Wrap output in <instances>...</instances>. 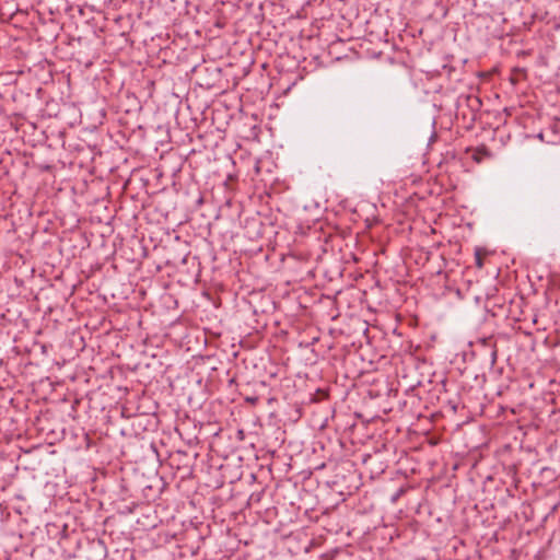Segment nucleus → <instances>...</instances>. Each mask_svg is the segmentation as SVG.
Listing matches in <instances>:
<instances>
[{
    "label": "nucleus",
    "instance_id": "f257e3e1",
    "mask_svg": "<svg viewBox=\"0 0 560 560\" xmlns=\"http://www.w3.org/2000/svg\"><path fill=\"white\" fill-rule=\"evenodd\" d=\"M481 155L489 156V152H488L487 148H485V147L477 148L472 158L475 161H477L479 163L481 161Z\"/></svg>",
    "mask_w": 560,
    "mask_h": 560
},
{
    "label": "nucleus",
    "instance_id": "f03ea898",
    "mask_svg": "<svg viewBox=\"0 0 560 560\" xmlns=\"http://www.w3.org/2000/svg\"><path fill=\"white\" fill-rule=\"evenodd\" d=\"M245 401L249 402L250 405H256L258 401V397L257 396H248L245 398Z\"/></svg>",
    "mask_w": 560,
    "mask_h": 560
},
{
    "label": "nucleus",
    "instance_id": "7ed1b4c3",
    "mask_svg": "<svg viewBox=\"0 0 560 560\" xmlns=\"http://www.w3.org/2000/svg\"><path fill=\"white\" fill-rule=\"evenodd\" d=\"M514 73H517V74H518V73H522V74H524V73H525V70H524V69H520V68H515V69H514Z\"/></svg>",
    "mask_w": 560,
    "mask_h": 560
},
{
    "label": "nucleus",
    "instance_id": "20e7f679",
    "mask_svg": "<svg viewBox=\"0 0 560 560\" xmlns=\"http://www.w3.org/2000/svg\"><path fill=\"white\" fill-rule=\"evenodd\" d=\"M477 265H478V267H481V266H482V261H481V258H480V257H477Z\"/></svg>",
    "mask_w": 560,
    "mask_h": 560
},
{
    "label": "nucleus",
    "instance_id": "39448f33",
    "mask_svg": "<svg viewBox=\"0 0 560 560\" xmlns=\"http://www.w3.org/2000/svg\"><path fill=\"white\" fill-rule=\"evenodd\" d=\"M511 81H512L513 84L516 83V79H514V78H512Z\"/></svg>",
    "mask_w": 560,
    "mask_h": 560
}]
</instances>
